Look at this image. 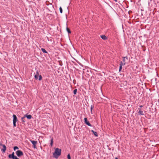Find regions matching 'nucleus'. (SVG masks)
I'll return each mask as SVG.
<instances>
[{"instance_id":"nucleus-1","label":"nucleus","mask_w":159,"mask_h":159,"mask_svg":"<svg viewBox=\"0 0 159 159\" xmlns=\"http://www.w3.org/2000/svg\"><path fill=\"white\" fill-rule=\"evenodd\" d=\"M61 149L57 148L55 149V152L53 153V156L54 157L57 159L58 157L61 155Z\"/></svg>"},{"instance_id":"nucleus-2","label":"nucleus","mask_w":159,"mask_h":159,"mask_svg":"<svg viewBox=\"0 0 159 159\" xmlns=\"http://www.w3.org/2000/svg\"><path fill=\"white\" fill-rule=\"evenodd\" d=\"M0 148L1 151L3 152H5L6 150V147L4 144H3L1 143H0Z\"/></svg>"},{"instance_id":"nucleus-3","label":"nucleus","mask_w":159,"mask_h":159,"mask_svg":"<svg viewBox=\"0 0 159 159\" xmlns=\"http://www.w3.org/2000/svg\"><path fill=\"white\" fill-rule=\"evenodd\" d=\"M39 77V80H41L42 79V77L41 75H39V73L38 71H36V74L34 75V78L36 80H38Z\"/></svg>"},{"instance_id":"nucleus-4","label":"nucleus","mask_w":159,"mask_h":159,"mask_svg":"<svg viewBox=\"0 0 159 159\" xmlns=\"http://www.w3.org/2000/svg\"><path fill=\"white\" fill-rule=\"evenodd\" d=\"M128 59L127 57H124L123 58V62L121 61L120 63L125 65L127 63V61H128Z\"/></svg>"},{"instance_id":"nucleus-5","label":"nucleus","mask_w":159,"mask_h":159,"mask_svg":"<svg viewBox=\"0 0 159 159\" xmlns=\"http://www.w3.org/2000/svg\"><path fill=\"white\" fill-rule=\"evenodd\" d=\"M30 141L31 142L33 145V147L34 148H36V145L37 143V141H33L32 140H30Z\"/></svg>"},{"instance_id":"nucleus-6","label":"nucleus","mask_w":159,"mask_h":159,"mask_svg":"<svg viewBox=\"0 0 159 159\" xmlns=\"http://www.w3.org/2000/svg\"><path fill=\"white\" fill-rule=\"evenodd\" d=\"M84 120L85 121V124H86L87 125L91 126V125L89 123V122L88 121L87 119L86 118H84Z\"/></svg>"},{"instance_id":"nucleus-7","label":"nucleus","mask_w":159,"mask_h":159,"mask_svg":"<svg viewBox=\"0 0 159 159\" xmlns=\"http://www.w3.org/2000/svg\"><path fill=\"white\" fill-rule=\"evenodd\" d=\"M15 156L14 155V152H13L12 154H10L8 155V157L10 159L11 158H13V157H14Z\"/></svg>"},{"instance_id":"nucleus-8","label":"nucleus","mask_w":159,"mask_h":159,"mask_svg":"<svg viewBox=\"0 0 159 159\" xmlns=\"http://www.w3.org/2000/svg\"><path fill=\"white\" fill-rule=\"evenodd\" d=\"M138 115H144V113H143V111L142 110V109H140V110L138 112Z\"/></svg>"},{"instance_id":"nucleus-9","label":"nucleus","mask_w":159,"mask_h":159,"mask_svg":"<svg viewBox=\"0 0 159 159\" xmlns=\"http://www.w3.org/2000/svg\"><path fill=\"white\" fill-rule=\"evenodd\" d=\"M13 121L16 122L17 121V118L16 116L15 115H13Z\"/></svg>"},{"instance_id":"nucleus-10","label":"nucleus","mask_w":159,"mask_h":159,"mask_svg":"<svg viewBox=\"0 0 159 159\" xmlns=\"http://www.w3.org/2000/svg\"><path fill=\"white\" fill-rule=\"evenodd\" d=\"M27 117V118L29 119H30L31 118H32V116L31 115H25V117Z\"/></svg>"},{"instance_id":"nucleus-11","label":"nucleus","mask_w":159,"mask_h":159,"mask_svg":"<svg viewBox=\"0 0 159 159\" xmlns=\"http://www.w3.org/2000/svg\"><path fill=\"white\" fill-rule=\"evenodd\" d=\"M101 38L103 40H106L107 38L105 35H102L101 36Z\"/></svg>"},{"instance_id":"nucleus-12","label":"nucleus","mask_w":159,"mask_h":159,"mask_svg":"<svg viewBox=\"0 0 159 159\" xmlns=\"http://www.w3.org/2000/svg\"><path fill=\"white\" fill-rule=\"evenodd\" d=\"M16 155L18 156V157H20V150H19L17 151L16 152Z\"/></svg>"},{"instance_id":"nucleus-13","label":"nucleus","mask_w":159,"mask_h":159,"mask_svg":"<svg viewBox=\"0 0 159 159\" xmlns=\"http://www.w3.org/2000/svg\"><path fill=\"white\" fill-rule=\"evenodd\" d=\"M123 65H123L122 64H121V63H120V68H119V72H120L121 71V70L122 69V66Z\"/></svg>"},{"instance_id":"nucleus-14","label":"nucleus","mask_w":159,"mask_h":159,"mask_svg":"<svg viewBox=\"0 0 159 159\" xmlns=\"http://www.w3.org/2000/svg\"><path fill=\"white\" fill-rule=\"evenodd\" d=\"M91 131L94 134L96 137L98 136V135L97 132L94 131L93 130H92Z\"/></svg>"},{"instance_id":"nucleus-15","label":"nucleus","mask_w":159,"mask_h":159,"mask_svg":"<svg viewBox=\"0 0 159 159\" xmlns=\"http://www.w3.org/2000/svg\"><path fill=\"white\" fill-rule=\"evenodd\" d=\"M41 50L44 53H47V51L45 50V49L43 48H41Z\"/></svg>"},{"instance_id":"nucleus-16","label":"nucleus","mask_w":159,"mask_h":159,"mask_svg":"<svg viewBox=\"0 0 159 159\" xmlns=\"http://www.w3.org/2000/svg\"><path fill=\"white\" fill-rule=\"evenodd\" d=\"M53 138H52L51 139V143H50V145L51 146V147H52V146H53Z\"/></svg>"},{"instance_id":"nucleus-17","label":"nucleus","mask_w":159,"mask_h":159,"mask_svg":"<svg viewBox=\"0 0 159 159\" xmlns=\"http://www.w3.org/2000/svg\"><path fill=\"white\" fill-rule=\"evenodd\" d=\"M77 90V89H75L74 90L73 93L75 95L76 94Z\"/></svg>"},{"instance_id":"nucleus-18","label":"nucleus","mask_w":159,"mask_h":159,"mask_svg":"<svg viewBox=\"0 0 159 159\" xmlns=\"http://www.w3.org/2000/svg\"><path fill=\"white\" fill-rule=\"evenodd\" d=\"M66 30L68 33H71V31H70V30L68 28H67Z\"/></svg>"},{"instance_id":"nucleus-19","label":"nucleus","mask_w":159,"mask_h":159,"mask_svg":"<svg viewBox=\"0 0 159 159\" xmlns=\"http://www.w3.org/2000/svg\"><path fill=\"white\" fill-rule=\"evenodd\" d=\"M14 151H15L16 149H18V148L17 146H15L13 148Z\"/></svg>"},{"instance_id":"nucleus-20","label":"nucleus","mask_w":159,"mask_h":159,"mask_svg":"<svg viewBox=\"0 0 159 159\" xmlns=\"http://www.w3.org/2000/svg\"><path fill=\"white\" fill-rule=\"evenodd\" d=\"M60 11L61 13H62V9L61 7H60L59 8Z\"/></svg>"},{"instance_id":"nucleus-21","label":"nucleus","mask_w":159,"mask_h":159,"mask_svg":"<svg viewBox=\"0 0 159 159\" xmlns=\"http://www.w3.org/2000/svg\"><path fill=\"white\" fill-rule=\"evenodd\" d=\"M67 158L68 159H71L70 155V154H68L67 156Z\"/></svg>"},{"instance_id":"nucleus-22","label":"nucleus","mask_w":159,"mask_h":159,"mask_svg":"<svg viewBox=\"0 0 159 159\" xmlns=\"http://www.w3.org/2000/svg\"><path fill=\"white\" fill-rule=\"evenodd\" d=\"M93 107V106L92 105H91V110H90L91 112V113H92Z\"/></svg>"},{"instance_id":"nucleus-23","label":"nucleus","mask_w":159,"mask_h":159,"mask_svg":"<svg viewBox=\"0 0 159 159\" xmlns=\"http://www.w3.org/2000/svg\"><path fill=\"white\" fill-rule=\"evenodd\" d=\"M16 122L13 121V124L14 127H15L16 126Z\"/></svg>"},{"instance_id":"nucleus-24","label":"nucleus","mask_w":159,"mask_h":159,"mask_svg":"<svg viewBox=\"0 0 159 159\" xmlns=\"http://www.w3.org/2000/svg\"><path fill=\"white\" fill-rule=\"evenodd\" d=\"M25 118V116H24V117H22V120L23 122H25V121H24V119Z\"/></svg>"},{"instance_id":"nucleus-25","label":"nucleus","mask_w":159,"mask_h":159,"mask_svg":"<svg viewBox=\"0 0 159 159\" xmlns=\"http://www.w3.org/2000/svg\"><path fill=\"white\" fill-rule=\"evenodd\" d=\"M23 154V152H22L20 151V156L22 155Z\"/></svg>"},{"instance_id":"nucleus-26","label":"nucleus","mask_w":159,"mask_h":159,"mask_svg":"<svg viewBox=\"0 0 159 159\" xmlns=\"http://www.w3.org/2000/svg\"><path fill=\"white\" fill-rule=\"evenodd\" d=\"M143 107V106H142V105H140V106H139V107Z\"/></svg>"},{"instance_id":"nucleus-27","label":"nucleus","mask_w":159,"mask_h":159,"mask_svg":"<svg viewBox=\"0 0 159 159\" xmlns=\"http://www.w3.org/2000/svg\"><path fill=\"white\" fill-rule=\"evenodd\" d=\"M138 109L139 110V111L140 109H141V108H138Z\"/></svg>"},{"instance_id":"nucleus-28","label":"nucleus","mask_w":159,"mask_h":159,"mask_svg":"<svg viewBox=\"0 0 159 159\" xmlns=\"http://www.w3.org/2000/svg\"><path fill=\"white\" fill-rule=\"evenodd\" d=\"M115 159H118V158L117 157H116Z\"/></svg>"}]
</instances>
